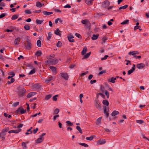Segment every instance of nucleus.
Listing matches in <instances>:
<instances>
[{"mask_svg":"<svg viewBox=\"0 0 149 149\" xmlns=\"http://www.w3.org/2000/svg\"><path fill=\"white\" fill-rule=\"evenodd\" d=\"M38 130V128H36V129H34L33 130V132L34 134H35Z\"/></svg>","mask_w":149,"mask_h":149,"instance_id":"338daca9","label":"nucleus"},{"mask_svg":"<svg viewBox=\"0 0 149 149\" xmlns=\"http://www.w3.org/2000/svg\"><path fill=\"white\" fill-rule=\"evenodd\" d=\"M58 95H55L53 96V100L54 101H56L57 100V98L56 97L58 96Z\"/></svg>","mask_w":149,"mask_h":149,"instance_id":"052dcab7","label":"nucleus"},{"mask_svg":"<svg viewBox=\"0 0 149 149\" xmlns=\"http://www.w3.org/2000/svg\"><path fill=\"white\" fill-rule=\"evenodd\" d=\"M49 68L53 72H56V67L53 66H50Z\"/></svg>","mask_w":149,"mask_h":149,"instance_id":"412c9836","label":"nucleus"},{"mask_svg":"<svg viewBox=\"0 0 149 149\" xmlns=\"http://www.w3.org/2000/svg\"><path fill=\"white\" fill-rule=\"evenodd\" d=\"M20 41V38H17L15 39L14 41V43L15 45H18L19 44V42Z\"/></svg>","mask_w":149,"mask_h":149,"instance_id":"1a4fd4ad","label":"nucleus"},{"mask_svg":"<svg viewBox=\"0 0 149 149\" xmlns=\"http://www.w3.org/2000/svg\"><path fill=\"white\" fill-rule=\"evenodd\" d=\"M31 43L30 42H28L26 45V48L29 49H30L31 47Z\"/></svg>","mask_w":149,"mask_h":149,"instance_id":"a878e982","label":"nucleus"},{"mask_svg":"<svg viewBox=\"0 0 149 149\" xmlns=\"http://www.w3.org/2000/svg\"><path fill=\"white\" fill-rule=\"evenodd\" d=\"M36 92H32L29 93L27 95V97L30 98L31 97L35 95L36 94Z\"/></svg>","mask_w":149,"mask_h":149,"instance_id":"9b49d317","label":"nucleus"},{"mask_svg":"<svg viewBox=\"0 0 149 149\" xmlns=\"http://www.w3.org/2000/svg\"><path fill=\"white\" fill-rule=\"evenodd\" d=\"M9 129H10L9 127H6L5 129H3L2 130L6 133V132L8 131L9 130Z\"/></svg>","mask_w":149,"mask_h":149,"instance_id":"13d9d810","label":"nucleus"},{"mask_svg":"<svg viewBox=\"0 0 149 149\" xmlns=\"http://www.w3.org/2000/svg\"><path fill=\"white\" fill-rule=\"evenodd\" d=\"M119 113V112L118 111H114L113 112L111 113V115L112 116H115L116 115H117Z\"/></svg>","mask_w":149,"mask_h":149,"instance_id":"5701e85b","label":"nucleus"},{"mask_svg":"<svg viewBox=\"0 0 149 149\" xmlns=\"http://www.w3.org/2000/svg\"><path fill=\"white\" fill-rule=\"evenodd\" d=\"M93 139V137L92 136H91L90 137H86V139L87 140H89L90 141H91Z\"/></svg>","mask_w":149,"mask_h":149,"instance_id":"6e6d98bb","label":"nucleus"},{"mask_svg":"<svg viewBox=\"0 0 149 149\" xmlns=\"http://www.w3.org/2000/svg\"><path fill=\"white\" fill-rule=\"evenodd\" d=\"M61 42L60 41H58L56 44V46L58 47H60L61 46Z\"/></svg>","mask_w":149,"mask_h":149,"instance_id":"603ef678","label":"nucleus"},{"mask_svg":"<svg viewBox=\"0 0 149 149\" xmlns=\"http://www.w3.org/2000/svg\"><path fill=\"white\" fill-rule=\"evenodd\" d=\"M86 3L88 4H91L92 3V0H90L89 1L86 0Z\"/></svg>","mask_w":149,"mask_h":149,"instance_id":"49530a36","label":"nucleus"},{"mask_svg":"<svg viewBox=\"0 0 149 149\" xmlns=\"http://www.w3.org/2000/svg\"><path fill=\"white\" fill-rule=\"evenodd\" d=\"M102 117H99L97 120L96 124H99L101 122V119Z\"/></svg>","mask_w":149,"mask_h":149,"instance_id":"cd10ccee","label":"nucleus"},{"mask_svg":"<svg viewBox=\"0 0 149 149\" xmlns=\"http://www.w3.org/2000/svg\"><path fill=\"white\" fill-rule=\"evenodd\" d=\"M64 8H70L71 7L70 6L69 4H67L64 6Z\"/></svg>","mask_w":149,"mask_h":149,"instance_id":"774afa93","label":"nucleus"},{"mask_svg":"<svg viewBox=\"0 0 149 149\" xmlns=\"http://www.w3.org/2000/svg\"><path fill=\"white\" fill-rule=\"evenodd\" d=\"M98 141L99 144L100 145L104 144L106 142V141L104 139H100L98 140Z\"/></svg>","mask_w":149,"mask_h":149,"instance_id":"2eb2a0df","label":"nucleus"},{"mask_svg":"<svg viewBox=\"0 0 149 149\" xmlns=\"http://www.w3.org/2000/svg\"><path fill=\"white\" fill-rule=\"evenodd\" d=\"M17 92L18 95L20 97H22L24 95L26 91V90L23 87L20 86L17 88Z\"/></svg>","mask_w":149,"mask_h":149,"instance_id":"f257e3e1","label":"nucleus"},{"mask_svg":"<svg viewBox=\"0 0 149 149\" xmlns=\"http://www.w3.org/2000/svg\"><path fill=\"white\" fill-rule=\"evenodd\" d=\"M66 123L68 124L70 126H72L73 125V124L69 120L66 121Z\"/></svg>","mask_w":149,"mask_h":149,"instance_id":"09e8293b","label":"nucleus"},{"mask_svg":"<svg viewBox=\"0 0 149 149\" xmlns=\"http://www.w3.org/2000/svg\"><path fill=\"white\" fill-rule=\"evenodd\" d=\"M98 36V35H97L95 34H93V36L92 37V39L93 40H96Z\"/></svg>","mask_w":149,"mask_h":149,"instance_id":"b1692460","label":"nucleus"},{"mask_svg":"<svg viewBox=\"0 0 149 149\" xmlns=\"http://www.w3.org/2000/svg\"><path fill=\"white\" fill-rule=\"evenodd\" d=\"M108 57V55H105L104 56V57H103V58H101V60H102V61H103V60H105Z\"/></svg>","mask_w":149,"mask_h":149,"instance_id":"e2e57ef3","label":"nucleus"},{"mask_svg":"<svg viewBox=\"0 0 149 149\" xmlns=\"http://www.w3.org/2000/svg\"><path fill=\"white\" fill-rule=\"evenodd\" d=\"M109 2L108 1H104L102 4V6L105 8H107L109 5Z\"/></svg>","mask_w":149,"mask_h":149,"instance_id":"0eeeda50","label":"nucleus"},{"mask_svg":"<svg viewBox=\"0 0 149 149\" xmlns=\"http://www.w3.org/2000/svg\"><path fill=\"white\" fill-rule=\"evenodd\" d=\"M104 113L105 114L106 117H108L109 115V113L107 112V107L105 106L104 107Z\"/></svg>","mask_w":149,"mask_h":149,"instance_id":"a211bd4d","label":"nucleus"},{"mask_svg":"<svg viewBox=\"0 0 149 149\" xmlns=\"http://www.w3.org/2000/svg\"><path fill=\"white\" fill-rule=\"evenodd\" d=\"M42 54V52L40 50H39L36 52L35 53V55L37 56H40Z\"/></svg>","mask_w":149,"mask_h":149,"instance_id":"4be33fe9","label":"nucleus"},{"mask_svg":"<svg viewBox=\"0 0 149 149\" xmlns=\"http://www.w3.org/2000/svg\"><path fill=\"white\" fill-rule=\"evenodd\" d=\"M51 96H52L51 95H48L46 96L45 99L46 100H48L51 97Z\"/></svg>","mask_w":149,"mask_h":149,"instance_id":"5fc2aeb1","label":"nucleus"},{"mask_svg":"<svg viewBox=\"0 0 149 149\" xmlns=\"http://www.w3.org/2000/svg\"><path fill=\"white\" fill-rule=\"evenodd\" d=\"M108 81L109 82H111V83H114L115 82V81H114L113 77H111V79H109Z\"/></svg>","mask_w":149,"mask_h":149,"instance_id":"4c0bfd02","label":"nucleus"},{"mask_svg":"<svg viewBox=\"0 0 149 149\" xmlns=\"http://www.w3.org/2000/svg\"><path fill=\"white\" fill-rule=\"evenodd\" d=\"M107 40V38L105 37H103L102 39V41L104 43H105Z\"/></svg>","mask_w":149,"mask_h":149,"instance_id":"0e129e2a","label":"nucleus"},{"mask_svg":"<svg viewBox=\"0 0 149 149\" xmlns=\"http://www.w3.org/2000/svg\"><path fill=\"white\" fill-rule=\"evenodd\" d=\"M76 129L80 133L82 134V133L81 129L79 126H77L76 127Z\"/></svg>","mask_w":149,"mask_h":149,"instance_id":"e433bc0d","label":"nucleus"},{"mask_svg":"<svg viewBox=\"0 0 149 149\" xmlns=\"http://www.w3.org/2000/svg\"><path fill=\"white\" fill-rule=\"evenodd\" d=\"M102 103L103 104L107 106H108L109 104V103L107 100H104L103 101Z\"/></svg>","mask_w":149,"mask_h":149,"instance_id":"2f4dec72","label":"nucleus"},{"mask_svg":"<svg viewBox=\"0 0 149 149\" xmlns=\"http://www.w3.org/2000/svg\"><path fill=\"white\" fill-rule=\"evenodd\" d=\"M91 54V52H90L86 54V55H85L84 56V58H88L90 55Z\"/></svg>","mask_w":149,"mask_h":149,"instance_id":"a18cd8bd","label":"nucleus"},{"mask_svg":"<svg viewBox=\"0 0 149 149\" xmlns=\"http://www.w3.org/2000/svg\"><path fill=\"white\" fill-rule=\"evenodd\" d=\"M88 21L87 20H82L81 22L83 24L86 25Z\"/></svg>","mask_w":149,"mask_h":149,"instance_id":"4d7b16f0","label":"nucleus"},{"mask_svg":"<svg viewBox=\"0 0 149 149\" xmlns=\"http://www.w3.org/2000/svg\"><path fill=\"white\" fill-rule=\"evenodd\" d=\"M136 122L138 123L141 124L143 123L144 122L143 120H137L136 121Z\"/></svg>","mask_w":149,"mask_h":149,"instance_id":"c03bdc74","label":"nucleus"},{"mask_svg":"<svg viewBox=\"0 0 149 149\" xmlns=\"http://www.w3.org/2000/svg\"><path fill=\"white\" fill-rule=\"evenodd\" d=\"M44 139L43 137H39L38 139L36 141V142L37 143H40L42 142Z\"/></svg>","mask_w":149,"mask_h":149,"instance_id":"f8f14e48","label":"nucleus"},{"mask_svg":"<svg viewBox=\"0 0 149 149\" xmlns=\"http://www.w3.org/2000/svg\"><path fill=\"white\" fill-rule=\"evenodd\" d=\"M34 87L38 89L40 87V85L38 84H34Z\"/></svg>","mask_w":149,"mask_h":149,"instance_id":"58836bf2","label":"nucleus"},{"mask_svg":"<svg viewBox=\"0 0 149 149\" xmlns=\"http://www.w3.org/2000/svg\"><path fill=\"white\" fill-rule=\"evenodd\" d=\"M6 15V14L3 13L0 15V18H1L4 17Z\"/></svg>","mask_w":149,"mask_h":149,"instance_id":"69168bd1","label":"nucleus"},{"mask_svg":"<svg viewBox=\"0 0 149 149\" xmlns=\"http://www.w3.org/2000/svg\"><path fill=\"white\" fill-rule=\"evenodd\" d=\"M52 79V77L51 76H50L48 77L47 79H46L45 82L46 83H49L51 80Z\"/></svg>","mask_w":149,"mask_h":149,"instance_id":"ddd939ff","label":"nucleus"},{"mask_svg":"<svg viewBox=\"0 0 149 149\" xmlns=\"http://www.w3.org/2000/svg\"><path fill=\"white\" fill-rule=\"evenodd\" d=\"M75 36L77 37L78 38H80L81 37V35L79 33H75Z\"/></svg>","mask_w":149,"mask_h":149,"instance_id":"bf43d9fd","label":"nucleus"},{"mask_svg":"<svg viewBox=\"0 0 149 149\" xmlns=\"http://www.w3.org/2000/svg\"><path fill=\"white\" fill-rule=\"evenodd\" d=\"M85 25L87 28H88L90 27V24L89 23V22L88 21L86 23V24Z\"/></svg>","mask_w":149,"mask_h":149,"instance_id":"680f3d73","label":"nucleus"},{"mask_svg":"<svg viewBox=\"0 0 149 149\" xmlns=\"http://www.w3.org/2000/svg\"><path fill=\"white\" fill-rule=\"evenodd\" d=\"M59 111L58 109L56 108L55 109L54 111V113L55 114H58Z\"/></svg>","mask_w":149,"mask_h":149,"instance_id":"de8ad7c7","label":"nucleus"},{"mask_svg":"<svg viewBox=\"0 0 149 149\" xmlns=\"http://www.w3.org/2000/svg\"><path fill=\"white\" fill-rule=\"evenodd\" d=\"M6 132L2 130V132L0 134V137L3 139H5L4 136L6 135Z\"/></svg>","mask_w":149,"mask_h":149,"instance_id":"4468645a","label":"nucleus"},{"mask_svg":"<svg viewBox=\"0 0 149 149\" xmlns=\"http://www.w3.org/2000/svg\"><path fill=\"white\" fill-rule=\"evenodd\" d=\"M55 33L58 36H60L61 35V34L60 33V31L58 29H57L56 30L54 31Z\"/></svg>","mask_w":149,"mask_h":149,"instance_id":"6ab92c4d","label":"nucleus"},{"mask_svg":"<svg viewBox=\"0 0 149 149\" xmlns=\"http://www.w3.org/2000/svg\"><path fill=\"white\" fill-rule=\"evenodd\" d=\"M37 45L38 47H40L41 45V41L40 40H38L37 42Z\"/></svg>","mask_w":149,"mask_h":149,"instance_id":"473e14b6","label":"nucleus"},{"mask_svg":"<svg viewBox=\"0 0 149 149\" xmlns=\"http://www.w3.org/2000/svg\"><path fill=\"white\" fill-rule=\"evenodd\" d=\"M26 111V110H24V109L21 107H19L18 109L16 110L15 111V113L17 114L19 113V112H20L21 114H24Z\"/></svg>","mask_w":149,"mask_h":149,"instance_id":"7ed1b4c3","label":"nucleus"},{"mask_svg":"<svg viewBox=\"0 0 149 149\" xmlns=\"http://www.w3.org/2000/svg\"><path fill=\"white\" fill-rule=\"evenodd\" d=\"M79 144L81 146H83L85 147H87L88 146L87 144L85 143H79Z\"/></svg>","mask_w":149,"mask_h":149,"instance_id":"37998d69","label":"nucleus"},{"mask_svg":"<svg viewBox=\"0 0 149 149\" xmlns=\"http://www.w3.org/2000/svg\"><path fill=\"white\" fill-rule=\"evenodd\" d=\"M58 60L57 58L50 59V64L55 65L58 63Z\"/></svg>","mask_w":149,"mask_h":149,"instance_id":"423d86ee","label":"nucleus"},{"mask_svg":"<svg viewBox=\"0 0 149 149\" xmlns=\"http://www.w3.org/2000/svg\"><path fill=\"white\" fill-rule=\"evenodd\" d=\"M139 53V52L137 51H133L129 52L128 54L130 55H132L133 56V57L134 58H136V55L138 54Z\"/></svg>","mask_w":149,"mask_h":149,"instance_id":"39448f33","label":"nucleus"},{"mask_svg":"<svg viewBox=\"0 0 149 149\" xmlns=\"http://www.w3.org/2000/svg\"><path fill=\"white\" fill-rule=\"evenodd\" d=\"M36 6L40 8L42 6V5L40 2L37 1L36 2Z\"/></svg>","mask_w":149,"mask_h":149,"instance_id":"bb28decb","label":"nucleus"},{"mask_svg":"<svg viewBox=\"0 0 149 149\" xmlns=\"http://www.w3.org/2000/svg\"><path fill=\"white\" fill-rule=\"evenodd\" d=\"M105 94L107 96V98H108L109 97V94L108 91H106L105 92Z\"/></svg>","mask_w":149,"mask_h":149,"instance_id":"3c124183","label":"nucleus"},{"mask_svg":"<svg viewBox=\"0 0 149 149\" xmlns=\"http://www.w3.org/2000/svg\"><path fill=\"white\" fill-rule=\"evenodd\" d=\"M145 66V64L143 63H139L136 65V67L139 69L143 68Z\"/></svg>","mask_w":149,"mask_h":149,"instance_id":"6e6552de","label":"nucleus"},{"mask_svg":"<svg viewBox=\"0 0 149 149\" xmlns=\"http://www.w3.org/2000/svg\"><path fill=\"white\" fill-rule=\"evenodd\" d=\"M52 36V33L50 32H49L48 33V36H47V39L48 40H49L51 38Z\"/></svg>","mask_w":149,"mask_h":149,"instance_id":"c85d7f7f","label":"nucleus"},{"mask_svg":"<svg viewBox=\"0 0 149 149\" xmlns=\"http://www.w3.org/2000/svg\"><path fill=\"white\" fill-rule=\"evenodd\" d=\"M21 130V129L19 128L17 130H12V133L17 134L20 132Z\"/></svg>","mask_w":149,"mask_h":149,"instance_id":"aec40b11","label":"nucleus"},{"mask_svg":"<svg viewBox=\"0 0 149 149\" xmlns=\"http://www.w3.org/2000/svg\"><path fill=\"white\" fill-rule=\"evenodd\" d=\"M87 51V49L86 47H84L81 52L82 54L84 55L86 53Z\"/></svg>","mask_w":149,"mask_h":149,"instance_id":"f3484780","label":"nucleus"},{"mask_svg":"<svg viewBox=\"0 0 149 149\" xmlns=\"http://www.w3.org/2000/svg\"><path fill=\"white\" fill-rule=\"evenodd\" d=\"M134 70V68H132V69L129 70L128 71V74L129 75L131 73H132Z\"/></svg>","mask_w":149,"mask_h":149,"instance_id":"72a5a7b5","label":"nucleus"},{"mask_svg":"<svg viewBox=\"0 0 149 149\" xmlns=\"http://www.w3.org/2000/svg\"><path fill=\"white\" fill-rule=\"evenodd\" d=\"M36 23L37 24H41L43 22L42 20H39V19H38L36 20Z\"/></svg>","mask_w":149,"mask_h":149,"instance_id":"c9c22d12","label":"nucleus"},{"mask_svg":"<svg viewBox=\"0 0 149 149\" xmlns=\"http://www.w3.org/2000/svg\"><path fill=\"white\" fill-rule=\"evenodd\" d=\"M129 20L128 19L122 22L121 24L122 25L125 24H129Z\"/></svg>","mask_w":149,"mask_h":149,"instance_id":"c756f323","label":"nucleus"},{"mask_svg":"<svg viewBox=\"0 0 149 149\" xmlns=\"http://www.w3.org/2000/svg\"><path fill=\"white\" fill-rule=\"evenodd\" d=\"M60 74L65 80H67L68 79L69 77L67 73L62 72Z\"/></svg>","mask_w":149,"mask_h":149,"instance_id":"20e7f679","label":"nucleus"},{"mask_svg":"<svg viewBox=\"0 0 149 149\" xmlns=\"http://www.w3.org/2000/svg\"><path fill=\"white\" fill-rule=\"evenodd\" d=\"M128 6V5H125L124 6H121L119 8V10H120L122 9H125L127 8Z\"/></svg>","mask_w":149,"mask_h":149,"instance_id":"f704fd0d","label":"nucleus"},{"mask_svg":"<svg viewBox=\"0 0 149 149\" xmlns=\"http://www.w3.org/2000/svg\"><path fill=\"white\" fill-rule=\"evenodd\" d=\"M18 18V16L17 15H14L12 17V19L13 20L15 19Z\"/></svg>","mask_w":149,"mask_h":149,"instance_id":"a19ab883","label":"nucleus"},{"mask_svg":"<svg viewBox=\"0 0 149 149\" xmlns=\"http://www.w3.org/2000/svg\"><path fill=\"white\" fill-rule=\"evenodd\" d=\"M24 28L26 30H29L30 28V26L27 25H25L24 26Z\"/></svg>","mask_w":149,"mask_h":149,"instance_id":"ea45409f","label":"nucleus"},{"mask_svg":"<svg viewBox=\"0 0 149 149\" xmlns=\"http://www.w3.org/2000/svg\"><path fill=\"white\" fill-rule=\"evenodd\" d=\"M54 54H52L50 55L47 56V58L48 59H51L52 58H54Z\"/></svg>","mask_w":149,"mask_h":149,"instance_id":"79ce46f5","label":"nucleus"},{"mask_svg":"<svg viewBox=\"0 0 149 149\" xmlns=\"http://www.w3.org/2000/svg\"><path fill=\"white\" fill-rule=\"evenodd\" d=\"M35 72V71L34 69H33L31 70L29 73V74H32L34 73Z\"/></svg>","mask_w":149,"mask_h":149,"instance_id":"8fccbe9b","label":"nucleus"},{"mask_svg":"<svg viewBox=\"0 0 149 149\" xmlns=\"http://www.w3.org/2000/svg\"><path fill=\"white\" fill-rule=\"evenodd\" d=\"M43 14L45 15H49L53 14V12H48L46 11H43L42 12Z\"/></svg>","mask_w":149,"mask_h":149,"instance_id":"dca6fc26","label":"nucleus"},{"mask_svg":"<svg viewBox=\"0 0 149 149\" xmlns=\"http://www.w3.org/2000/svg\"><path fill=\"white\" fill-rule=\"evenodd\" d=\"M22 146L23 147V149H27V147L26 146V143L24 142H23L22 144Z\"/></svg>","mask_w":149,"mask_h":149,"instance_id":"393cba45","label":"nucleus"},{"mask_svg":"<svg viewBox=\"0 0 149 149\" xmlns=\"http://www.w3.org/2000/svg\"><path fill=\"white\" fill-rule=\"evenodd\" d=\"M74 38L73 36L72 35H70L68 36V38L69 41L70 42H73L74 40L73 39Z\"/></svg>","mask_w":149,"mask_h":149,"instance_id":"9d476101","label":"nucleus"},{"mask_svg":"<svg viewBox=\"0 0 149 149\" xmlns=\"http://www.w3.org/2000/svg\"><path fill=\"white\" fill-rule=\"evenodd\" d=\"M19 104V102H17L16 103H14L13 104V106L14 107H16Z\"/></svg>","mask_w":149,"mask_h":149,"instance_id":"864d4df0","label":"nucleus"},{"mask_svg":"<svg viewBox=\"0 0 149 149\" xmlns=\"http://www.w3.org/2000/svg\"><path fill=\"white\" fill-rule=\"evenodd\" d=\"M95 105L99 110H100L101 109V104L98 100H95Z\"/></svg>","mask_w":149,"mask_h":149,"instance_id":"f03ea898","label":"nucleus"},{"mask_svg":"<svg viewBox=\"0 0 149 149\" xmlns=\"http://www.w3.org/2000/svg\"><path fill=\"white\" fill-rule=\"evenodd\" d=\"M32 127H31L29 129L27 130V132L25 133V134L26 135L29 134H31L32 133V131H31V130L32 129Z\"/></svg>","mask_w":149,"mask_h":149,"instance_id":"7c9ffc66","label":"nucleus"}]
</instances>
